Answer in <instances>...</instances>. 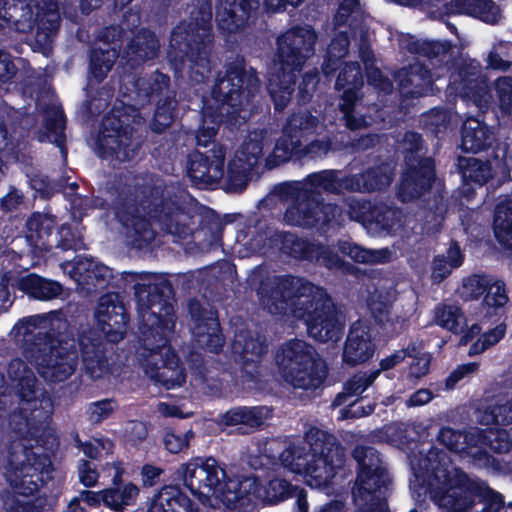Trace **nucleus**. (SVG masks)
I'll use <instances>...</instances> for the list:
<instances>
[{"instance_id": "obj_1", "label": "nucleus", "mask_w": 512, "mask_h": 512, "mask_svg": "<svg viewBox=\"0 0 512 512\" xmlns=\"http://www.w3.org/2000/svg\"><path fill=\"white\" fill-rule=\"evenodd\" d=\"M72 278L89 293L104 290H134L139 313V332L144 350V371L165 389L182 386L185 368L170 345L169 333L175 327L174 289L171 282L149 272H127L115 275L113 269L92 257L76 256L70 271Z\"/></svg>"}, {"instance_id": "obj_2", "label": "nucleus", "mask_w": 512, "mask_h": 512, "mask_svg": "<svg viewBox=\"0 0 512 512\" xmlns=\"http://www.w3.org/2000/svg\"><path fill=\"white\" fill-rule=\"evenodd\" d=\"M120 293L123 292L116 290L101 295L94 313L99 329H81L77 338L68 322L55 317L53 312L25 318V323L38 331L26 341L23 355L46 382H64L75 372L79 358L77 344L85 372L92 380L110 373L107 342H120L130 320L119 299Z\"/></svg>"}, {"instance_id": "obj_3", "label": "nucleus", "mask_w": 512, "mask_h": 512, "mask_svg": "<svg viewBox=\"0 0 512 512\" xmlns=\"http://www.w3.org/2000/svg\"><path fill=\"white\" fill-rule=\"evenodd\" d=\"M262 302L271 314L302 320L310 337L318 342H336L343 333L336 306L326 289L305 278L285 274L262 282Z\"/></svg>"}, {"instance_id": "obj_4", "label": "nucleus", "mask_w": 512, "mask_h": 512, "mask_svg": "<svg viewBox=\"0 0 512 512\" xmlns=\"http://www.w3.org/2000/svg\"><path fill=\"white\" fill-rule=\"evenodd\" d=\"M350 175L338 177L335 170H323L307 175L303 186L284 182L279 193L292 198V203L284 213L287 224L316 228L321 234L337 232L345 224L344 210L336 203H326L320 189L331 194L351 192L347 181Z\"/></svg>"}, {"instance_id": "obj_5", "label": "nucleus", "mask_w": 512, "mask_h": 512, "mask_svg": "<svg viewBox=\"0 0 512 512\" xmlns=\"http://www.w3.org/2000/svg\"><path fill=\"white\" fill-rule=\"evenodd\" d=\"M260 79L254 68L246 69L244 60L225 65V72H218L210 98L203 99L200 124L196 131L198 146L213 147L219 127L234 123L245 105H249L260 89Z\"/></svg>"}, {"instance_id": "obj_6", "label": "nucleus", "mask_w": 512, "mask_h": 512, "mask_svg": "<svg viewBox=\"0 0 512 512\" xmlns=\"http://www.w3.org/2000/svg\"><path fill=\"white\" fill-rule=\"evenodd\" d=\"M305 443L291 442L279 456L284 468L309 478L317 488L330 486L346 462V450L338 438L318 427L305 433Z\"/></svg>"}, {"instance_id": "obj_7", "label": "nucleus", "mask_w": 512, "mask_h": 512, "mask_svg": "<svg viewBox=\"0 0 512 512\" xmlns=\"http://www.w3.org/2000/svg\"><path fill=\"white\" fill-rule=\"evenodd\" d=\"M213 42L212 6L204 1L191 10L189 21H181L172 29L169 54L181 65L190 63L191 81L205 83L211 76Z\"/></svg>"}, {"instance_id": "obj_8", "label": "nucleus", "mask_w": 512, "mask_h": 512, "mask_svg": "<svg viewBox=\"0 0 512 512\" xmlns=\"http://www.w3.org/2000/svg\"><path fill=\"white\" fill-rule=\"evenodd\" d=\"M317 35L312 28L296 26L277 38L276 72L269 79L268 92L275 112L290 103L298 75L307 58L314 53Z\"/></svg>"}, {"instance_id": "obj_9", "label": "nucleus", "mask_w": 512, "mask_h": 512, "mask_svg": "<svg viewBox=\"0 0 512 512\" xmlns=\"http://www.w3.org/2000/svg\"><path fill=\"white\" fill-rule=\"evenodd\" d=\"M150 218L159 225L160 230L177 238L186 240L197 230H209L214 238L221 236L223 223L219 215L211 208L194 215L183 205L181 195L164 189L159 196H154L148 205Z\"/></svg>"}, {"instance_id": "obj_10", "label": "nucleus", "mask_w": 512, "mask_h": 512, "mask_svg": "<svg viewBox=\"0 0 512 512\" xmlns=\"http://www.w3.org/2000/svg\"><path fill=\"white\" fill-rule=\"evenodd\" d=\"M319 120L310 111L299 110L287 118L282 135L277 139L273 152L268 156L266 164L269 168L277 167L290 160L300 161L325 157L332 150L330 138L314 139L303 144L315 133Z\"/></svg>"}, {"instance_id": "obj_11", "label": "nucleus", "mask_w": 512, "mask_h": 512, "mask_svg": "<svg viewBox=\"0 0 512 512\" xmlns=\"http://www.w3.org/2000/svg\"><path fill=\"white\" fill-rule=\"evenodd\" d=\"M352 457L357 463L353 489L360 512H389L385 493L392 483L380 452L373 446L356 445Z\"/></svg>"}, {"instance_id": "obj_12", "label": "nucleus", "mask_w": 512, "mask_h": 512, "mask_svg": "<svg viewBox=\"0 0 512 512\" xmlns=\"http://www.w3.org/2000/svg\"><path fill=\"white\" fill-rule=\"evenodd\" d=\"M436 494L448 512H469L476 504L483 505L479 512H500L504 505L502 494L460 468H454L453 476H446Z\"/></svg>"}, {"instance_id": "obj_13", "label": "nucleus", "mask_w": 512, "mask_h": 512, "mask_svg": "<svg viewBox=\"0 0 512 512\" xmlns=\"http://www.w3.org/2000/svg\"><path fill=\"white\" fill-rule=\"evenodd\" d=\"M284 380L295 389L316 390L324 383L328 369L315 348L300 339L284 343L276 354Z\"/></svg>"}, {"instance_id": "obj_14", "label": "nucleus", "mask_w": 512, "mask_h": 512, "mask_svg": "<svg viewBox=\"0 0 512 512\" xmlns=\"http://www.w3.org/2000/svg\"><path fill=\"white\" fill-rule=\"evenodd\" d=\"M130 109L131 106L123 103L114 105L103 117L96 139L97 154L101 159L124 163L138 155L142 142L135 137Z\"/></svg>"}, {"instance_id": "obj_15", "label": "nucleus", "mask_w": 512, "mask_h": 512, "mask_svg": "<svg viewBox=\"0 0 512 512\" xmlns=\"http://www.w3.org/2000/svg\"><path fill=\"white\" fill-rule=\"evenodd\" d=\"M26 463L15 472L10 481L13 492L2 496L3 508L6 512H44L42 503L22 501L19 496H34L40 487L47 485L54 472L51 456L47 453H36L25 449Z\"/></svg>"}, {"instance_id": "obj_16", "label": "nucleus", "mask_w": 512, "mask_h": 512, "mask_svg": "<svg viewBox=\"0 0 512 512\" xmlns=\"http://www.w3.org/2000/svg\"><path fill=\"white\" fill-rule=\"evenodd\" d=\"M176 474L198 498L225 495L228 491L226 470L213 457H193L181 464Z\"/></svg>"}, {"instance_id": "obj_17", "label": "nucleus", "mask_w": 512, "mask_h": 512, "mask_svg": "<svg viewBox=\"0 0 512 512\" xmlns=\"http://www.w3.org/2000/svg\"><path fill=\"white\" fill-rule=\"evenodd\" d=\"M2 30L8 27L19 33H34V46L41 50L51 47L53 38L60 27V20L56 14H44L34 17L33 10L28 5H10L5 2L1 14Z\"/></svg>"}, {"instance_id": "obj_18", "label": "nucleus", "mask_w": 512, "mask_h": 512, "mask_svg": "<svg viewBox=\"0 0 512 512\" xmlns=\"http://www.w3.org/2000/svg\"><path fill=\"white\" fill-rule=\"evenodd\" d=\"M462 297L465 300H478L483 297L481 302L483 317L489 320L497 317L495 321L500 319L504 306L509 301L505 282L488 274H472L464 278Z\"/></svg>"}, {"instance_id": "obj_19", "label": "nucleus", "mask_w": 512, "mask_h": 512, "mask_svg": "<svg viewBox=\"0 0 512 512\" xmlns=\"http://www.w3.org/2000/svg\"><path fill=\"white\" fill-rule=\"evenodd\" d=\"M118 57V51L115 47L108 48H93L89 55V66H88V84L85 88L86 100L84 102L85 109L88 112H92L93 108L98 112L106 108L114 95V88L109 85H105L96 91V94H92V82L96 84L102 83L108 73L112 70L116 59Z\"/></svg>"}, {"instance_id": "obj_20", "label": "nucleus", "mask_w": 512, "mask_h": 512, "mask_svg": "<svg viewBox=\"0 0 512 512\" xmlns=\"http://www.w3.org/2000/svg\"><path fill=\"white\" fill-rule=\"evenodd\" d=\"M227 148L221 143L201 152L194 150L187 155L186 170L191 182L198 188L218 184L225 174Z\"/></svg>"}, {"instance_id": "obj_21", "label": "nucleus", "mask_w": 512, "mask_h": 512, "mask_svg": "<svg viewBox=\"0 0 512 512\" xmlns=\"http://www.w3.org/2000/svg\"><path fill=\"white\" fill-rule=\"evenodd\" d=\"M188 313L193 324L192 333L196 343L210 353L219 354L223 350L225 336L217 310H208L197 298H190Z\"/></svg>"}, {"instance_id": "obj_22", "label": "nucleus", "mask_w": 512, "mask_h": 512, "mask_svg": "<svg viewBox=\"0 0 512 512\" xmlns=\"http://www.w3.org/2000/svg\"><path fill=\"white\" fill-rule=\"evenodd\" d=\"M405 164L397 189V197L402 203L422 198L431 191L436 180L435 160L431 156L419 158L415 163L408 158Z\"/></svg>"}, {"instance_id": "obj_23", "label": "nucleus", "mask_w": 512, "mask_h": 512, "mask_svg": "<svg viewBox=\"0 0 512 512\" xmlns=\"http://www.w3.org/2000/svg\"><path fill=\"white\" fill-rule=\"evenodd\" d=\"M260 5L261 0H225L216 10L219 31L225 35L242 31L258 18Z\"/></svg>"}, {"instance_id": "obj_24", "label": "nucleus", "mask_w": 512, "mask_h": 512, "mask_svg": "<svg viewBox=\"0 0 512 512\" xmlns=\"http://www.w3.org/2000/svg\"><path fill=\"white\" fill-rule=\"evenodd\" d=\"M375 351L370 326L360 320L352 323L344 342L342 362L348 367H356L372 359Z\"/></svg>"}, {"instance_id": "obj_25", "label": "nucleus", "mask_w": 512, "mask_h": 512, "mask_svg": "<svg viewBox=\"0 0 512 512\" xmlns=\"http://www.w3.org/2000/svg\"><path fill=\"white\" fill-rule=\"evenodd\" d=\"M377 372H362L352 375L343 385V391L338 393L333 400V405L342 406L348 403V412L353 418H360L373 413L375 405H357L356 401L349 402L354 396H360L377 379Z\"/></svg>"}, {"instance_id": "obj_26", "label": "nucleus", "mask_w": 512, "mask_h": 512, "mask_svg": "<svg viewBox=\"0 0 512 512\" xmlns=\"http://www.w3.org/2000/svg\"><path fill=\"white\" fill-rule=\"evenodd\" d=\"M403 100L427 95L433 85L430 69L423 63H415L402 68L395 76Z\"/></svg>"}, {"instance_id": "obj_27", "label": "nucleus", "mask_w": 512, "mask_h": 512, "mask_svg": "<svg viewBox=\"0 0 512 512\" xmlns=\"http://www.w3.org/2000/svg\"><path fill=\"white\" fill-rule=\"evenodd\" d=\"M159 46L156 34L150 29L141 28L127 43L122 59L132 70H136L158 56Z\"/></svg>"}, {"instance_id": "obj_28", "label": "nucleus", "mask_w": 512, "mask_h": 512, "mask_svg": "<svg viewBox=\"0 0 512 512\" xmlns=\"http://www.w3.org/2000/svg\"><path fill=\"white\" fill-rule=\"evenodd\" d=\"M57 226V218L54 215L33 212L27 219L26 240L33 250L50 252L55 245L53 232Z\"/></svg>"}, {"instance_id": "obj_29", "label": "nucleus", "mask_w": 512, "mask_h": 512, "mask_svg": "<svg viewBox=\"0 0 512 512\" xmlns=\"http://www.w3.org/2000/svg\"><path fill=\"white\" fill-rule=\"evenodd\" d=\"M146 512H201L178 485H165L154 495Z\"/></svg>"}, {"instance_id": "obj_30", "label": "nucleus", "mask_w": 512, "mask_h": 512, "mask_svg": "<svg viewBox=\"0 0 512 512\" xmlns=\"http://www.w3.org/2000/svg\"><path fill=\"white\" fill-rule=\"evenodd\" d=\"M12 287L26 294L29 298L48 301L58 297L62 292V285L47 279L34 272H27L13 279Z\"/></svg>"}, {"instance_id": "obj_31", "label": "nucleus", "mask_w": 512, "mask_h": 512, "mask_svg": "<svg viewBox=\"0 0 512 512\" xmlns=\"http://www.w3.org/2000/svg\"><path fill=\"white\" fill-rule=\"evenodd\" d=\"M445 9L448 15H467L491 25L501 18L500 8L493 0H450Z\"/></svg>"}, {"instance_id": "obj_32", "label": "nucleus", "mask_w": 512, "mask_h": 512, "mask_svg": "<svg viewBox=\"0 0 512 512\" xmlns=\"http://www.w3.org/2000/svg\"><path fill=\"white\" fill-rule=\"evenodd\" d=\"M170 76L160 72L158 69L154 72L140 76L133 83L135 100L140 106L152 104L159 98H163L166 93L173 92L170 89Z\"/></svg>"}, {"instance_id": "obj_33", "label": "nucleus", "mask_w": 512, "mask_h": 512, "mask_svg": "<svg viewBox=\"0 0 512 512\" xmlns=\"http://www.w3.org/2000/svg\"><path fill=\"white\" fill-rule=\"evenodd\" d=\"M494 133L475 117L467 118L461 126V149L466 153H479L492 147Z\"/></svg>"}, {"instance_id": "obj_34", "label": "nucleus", "mask_w": 512, "mask_h": 512, "mask_svg": "<svg viewBox=\"0 0 512 512\" xmlns=\"http://www.w3.org/2000/svg\"><path fill=\"white\" fill-rule=\"evenodd\" d=\"M393 180V172L387 163L369 167L358 174L350 175L351 192H374L385 190Z\"/></svg>"}, {"instance_id": "obj_35", "label": "nucleus", "mask_w": 512, "mask_h": 512, "mask_svg": "<svg viewBox=\"0 0 512 512\" xmlns=\"http://www.w3.org/2000/svg\"><path fill=\"white\" fill-rule=\"evenodd\" d=\"M269 417H271V409L267 406H235L221 415V422L225 426L243 425L257 430Z\"/></svg>"}, {"instance_id": "obj_36", "label": "nucleus", "mask_w": 512, "mask_h": 512, "mask_svg": "<svg viewBox=\"0 0 512 512\" xmlns=\"http://www.w3.org/2000/svg\"><path fill=\"white\" fill-rule=\"evenodd\" d=\"M231 351L236 361L248 366L261 361L262 356L267 352V344L259 337H253L250 331H239L234 335Z\"/></svg>"}, {"instance_id": "obj_37", "label": "nucleus", "mask_w": 512, "mask_h": 512, "mask_svg": "<svg viewBox=\"0 0 512 512\" xmlns=\"http://www.w3.org/2000/svg\"><path fill=\"white\" fill-rule=\"evenodd\" d=\"M270 242L272 246L277 247L282 254L290 258L313 261L314 243L295 233L276 231L270 237Z\"/></svg>"}, {"instance_id": "obj_38", "label": "nucleus", "mask_w": 512, "mask_h": 512, "mask_svg": "<svg viewBox=\"0 0 512 512\" xmlns=\"http://www.w3.org/2000/svg\"><path fill=\"white\" fill-rule=\"evenodd\" d=\"M8 374L12 381L17 382V395L21 401L27 403L37 402L39 391L37 378L21 359L10 361Z\"/></svg>"}, {"instance_id": "obj_39", "label": "nucleus", "mask_w": 512, "mask_h": 512, "mask_svg": "<svg viewBox=\"0 0 512 512\" xmlns=\"http://www.w3.org/2000/svg\"><path fill=\"white\" fill-rule=\"evenodd\" d=\"M457 168L466 183H474L479 186H483L494 176L492 163L488 159L459 156Z\"/></svg>"}, {"instance_id": "obj_40", "label": "nucleus", "mask_w": 512, "mask_h": 512, "mask_svg": "<svg viewBox=\"0 0 512 512\" xmlns=\"http://www.w3.org/2000/svg\"><path fill=\"white\" fill-rule=\"evenodd\" d=\"M154 103L155 109L149 128L152 132L161 134L173 124L177 116L178 101L175 91L166 93Z\"/></svg>"}, {"instance_id": "obj_41", "label": "nucleus", "mask_w": 512, "mask_h": 512, "mask_svg": "<svg viewBox=\"0 0 512 512\" xmlns=\"http://www.w3.org/2000/svg\"><path fill=\"white\" fill-rule=\"evenodd\" d=\"M492 229L497 242L512 250V200L501 201L496 205Z\"/></svg>"}, {"instance_id": "obj_42", "label": "nucleus", "mask_w": 512, "mask_h": 512, "mask_svg": "<svg viewBox=\"0 0 512 512\" xmlns=\"http://www.w3.org/2000/svg\"><path fill=\"white\" fill-rule=\"evenodd\" d=\"M254 167L239 157L234 156L227 164L226 190L233 193L243 192L250 179Z\"/></svg>"}, {"instance_id": "obj_43", "label": "nucleus", "mask_w": 512, "mask_h": 512, "mask_svg": "<svg viewBox=\"0 0 512 512\" xmlns=\"http://www.w3.org/2000/svg\"><path fill=\"white\" fill-rule=\"evenodd\" d=\"M139 492L138 486L132 482L124 484L120 489L117 487L106 488L104 489V505L112 511L120 512L126 506L136 504Z\"/></svg>"}, {"instance_id": "obj_44", "label": "nucleus", "mask_w": 512, "mask_h": 512, "mask_svg": "<svg viewBox=\"0 0 512 512\" xmlns=\"http://www.w3.org/2000/svg\"><path fill=\"white\" fill-rule=\"evenodd\" d=\"M479 422L492 430H512V400L486 407L480 415Z\"/></svg>"}, {"instance_id": "obj_45", "label": "nucleus", "mask_w": 512, "mask_h": 512, "mask_svg": "<svg viewBox=\"0 0 512 512\" xmlns=\"http://www.w3.org/2000/svg\"><path fill=\"white\" fill-rule=\"evenodd\" d=\"M449 458L446 452L442 449L436 448L433 445L429 448L424 458L422 459L423 469L427 472H430L435 479L439 480L443 478L442 482H439L438 487L434 491L435 498L439 499V496L436 494L438 488L445 481L446 476H453L454 472L451 473L447 469Z\"/></svg>"}, {"instance_id": "obj_46", "label": "nucleus", "mask_w": 512, "mask_h": 512, "mask_svg": "<svg viewBox=\"0 0 512 512\" xmlns=\"http://www.w3.org/2000/svg\"><path fill=\"white\" fill-rule=\"evenodd\" d=\"M297 489V485H293L286 479L273 477L263 486V500L270 505H275L293 498Z\"/></svg>"}, {"instance_id": "obj_47", "label": "nucleus", "mask_w": 512, "mask_h": 512, "mask_svg": "<svg viewBox=\"0 0 512 512\" xmlns=\"http://www.w3.org/2000/svg\"><path fill=\"white\" fill-rule=\"evenodd\" d=\"M194 436L195 433L191 428L166 427L163 431L162 444L169 453L177 454L189 447Z\"/></svg>"}, {"instance_id": "obj_48", "label": "nucleus", "mask_w": 512, "mask_h": 512, "mask_svg": "<svg viewBox=\"0 0 512 512\" xmlns=\"http://www.w3.org/2000/svg\"><path fill=\"white\" fill-rule=\"evenodd\" d=\"M463 317L461 309L455 305H439L435 308V323L454 334L463 331L460 320Z\"/></svg>"}, {"instance_id": "obj_49", "label": "nucleus", "mask_w": 512, "mask_h": 512, "mask_svg": "<svg viewBox=\"0 0 512 512\" xmlns=\"http://www.w3.org/2000/svg\"><path fill=\"white\" fill-rule=\"evenodd\" d=\"M53 239L55 241L54 247L60 248L63 251H77L84 247L82 235L70 223L61 224Z\"/></svg>"}, {"instance_id": "obj_50", "label": "nucleus", "mask_w": 512, "mask_h": 512, "mask_svg": "<svg viewBox=\"0 0 512 512\" xmlns=\"http://www.w3.org/2000/svg\"><path fill=\"white\" fill-rule=\"evenodd\" d=\"M405 49L414 55L433 59L438 57L440 54L446 52V47L443 43L437 40H420L414 36H410L406 43Z\"/></svg>"}, {"instance_id": "obj_51", "label": "nucleus", "mask_w": 512, "mask_h": 512, "mask_svg": "<svg viewBox=\"0 0 512 512\" xmlns=\"http://www.w3.org/2000/svg\"><path fill=\"white\" fill-rule=\"evenodd\" d=\"M363 84V73L360 64L345 62L336 78L335 89L337 91H341L344 87L362 89Z\"/></svg>"}, {"instance_id": "obj_52", "label": "nucleus", "mask_w": 512, "mask_h": 512, "mask_svg": "<svg viewBox=\"0 0 512 512\" xmlns=\"http://www.w3.org/2000/svg\"><path fill=\"white\" fill-rule=\"evenodd\" d=\"M131 228L133 231V243L137 248L147 247L155 239V231L152 229L151 221L145 216H131Z\"/></svg>"}, {"instance_id": "obj_53", "label": "nucleus", "mask_w": 512, "mask_h": 512, "mask_svg": "<svg viewBox=\"0 0 512 512\" xmlns=\"http://www.w3.org/2000/svg\"><path fill=\"white\" fill-rule=\"evenodd\" d=\"M313 261H316L329 270H342L346 268V266H350L333 250L332 246L322 243H314Z\"/></svg>"}, {"instance_id": "obj_54", "label": "nucleus", "mask_w": 512, "mask_h": 512, "mask_svg": "<svg viewBox=\"0 0 512 512\" xmlns=\"http://www.w3.org/2000/svg\"><path fill=\"white\" fill-rule=\"evenodd\" d=\"M369 226L383 231H391L397 225V211L384 203H375Z\"/></svg>"}, {"instance_id": "obj_55", "label": "nucleus", "mask_w": 512, "mask_h": 512, "mask_svg": "<svg viewBox=\"0 0 512 512\" xmlns=\"http://www.w3.org/2000/svg\"><path fill=\"white\" fill-rule=\"evenodd\" d=\"M374 205L375 202H372L371 200L353 198L347 204V210L344 211V217L348 215L350 220L369 226Z\"/></svg>"}, {"instance_id": "obj_56", "label": "nucleus", "mask_w": 512, "mask_h": 512, "mask_svg": "<svg viewBox=\"0 0 512 512\" xmlns=\"http://www.w3.org/2000/svg\"><path fill=\"white\" fill-rule=\"evenodd\" d=\"M118 408L115 399H102L91 402L87 408L88 420L92 424H100L108 419Z\"/></svg>"}, {"instance_id": "obj_57", "label": "nucleus", "mask_w": 512, "mask_h": 512, "mask_svg": "<svg viewBox=\"0 0 512 512\" xmlns=\"http://www.w3.org/2000/svg\"><path fill=\"white\" fill-rule=\"evenodd\" d=\"M45 128L49 133L54 134L52 142L59 148L60 153L66 159L68 150L66 146L65 117L61 112L59 116L49 117L45 120Z\"/></svg>"}, {"instance_id": "obj_58", "label": "nucleus", "mask_w": 512, "mask_h": 512, "mask_svg": "<svg viewBox=\"0 0 512 512\" xmlns=\"http://www.w3.org/2000/svg\"><path fill=\"white\" fill-rule=\"evenodd\" d=\"M235 156L255 168L263 156L262 140L249 139L244 141Z\"/></svg>"}, {"instance_id": "obj_59", "label": "nucleus", "mask_w": 512, "mask_h": 512, "mask_svg": "<svg viewBox=\"0 0 512 512\" xmlns=\"http://www.w3.org/2000/svg\"><path fill=\"white\" fill-rule=\"evenodd\" d=\"M403 145L406 151L405 162L408 158H411L415 163L419 158H423L421 155L426 152L424 146V140L420 133L415 131H407L403 137Z\"/></svg>"}, {"instance_id": "obj_60", "label": "nucleus", "mask_w": 512, "mask_h": 512, "mask_svg": "<svg viewBox=\"0 0 512 512\" xmlns=\"http://www.w3.org/2000/svg\"><path fill=\"white\" fill-rule=\"evenodd\" d=\"M353 249H356L358 252L356 257L354 258V262L361 264H383L390 260L391 252L388 248H382L378 250L366 249L359 245H355Z\"/></svg>"}, {"instance_id": "obj_61", "label": "nucleus", "mask_w": 512, "mask_h": 512, "mask_svg": "<svg viewBox=\"0 0 512 512\" xmlns=\"http://www.w3.org/2000/svg\"><path fill=\"white\" fill-rule=\"evenodd\" d=\"M462 436L463 431L455 430L450 427H441L437 434V440L449 451L461 454V450H463Z\"/></svg>"}, {"instance_id": "obj_62", "label": "nucleus", "mask_w": 512, "mask_h": 512, "mask_svg": "<svg viewBox=\"0 0 512 512\" xmlns=\"http://www.w3.org/2000/svg\"><path fill=\"white\" fill-rule=\"evenodd\" d=\"M98 38L105 44H114V47L119 51L123 41L128 37L124 27L121 25H109L101 29Z\"/></svg>"}, {"instance_id": "obj_63", "label": "nucleus", "mask_w": 512, "mask_h": 512, "mask_svg": "<svg viewBox=\"0 0 512 512\" xmlns=\"http://www.w3.org/2000/svg\"><path fill=\"white\" fill-rule=\"evenodd\" d=\"M30 184L33 190L43 199H50L61 187L52 182L48 176L35 175L31 178Z\"/></svg>"}, {"instance_id": "obj_64", "label": "nucleus", "mask_w": 512, "mask_h": 512, "mask_svg": "<svg viewBox=\"0 0 512 512\" xmlns=\"http://www.w3.org/2000/svg\"><path fill=\"white\" fill-rule=\"evenodd\" d=\"M450 123V116L443 109H432L426 120V126L435 136L445 133Z\"/></svg>"}]
</instances>
